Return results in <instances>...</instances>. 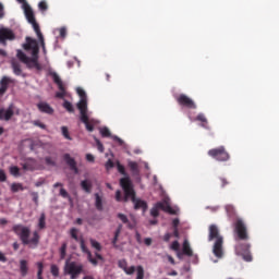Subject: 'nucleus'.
Segmentation results:
<instances>
[{
  "instance_id": "61",
  "label": "nucleus",
  "mask_w": 279,
  "mask_h": 279,
  "mask_svg": "<svg viewBox=\"0 0 279 279\" xmlns=\"http://www.w3.org/2000/svg\"><path fill=\"white\" fill-rule=\"evenodd\" d=\"M0 263H8V257L0 251Z\"/></svg>"
},
{
  "instance_id": "14",
  "label": "nucleus",
  "mask_w": 279,
  "mask_h": 279,
  "mask_svg": "<svg viewBox=\"0 0 279 279\" xmlns=\"http://www.w3.org/2000/svg\"><path fill=\"white\" fill-rule=\"evenodd\" d=\"M51 77L60 90L56 94V97H58V99H64V95H66V89L64 88V83H62V78H60V75H58V73L56 72L51 73Z\"/></svg>"
},
{
  "instance_id": "46",
  "label": "nucleus",
  "mask_w": 279,
  "mask_h": 279,
  "mask_svg": "<svg viewBox=\"0 0 279 279\" xmlns=\"http://www.w3.org/2000/svg\"><path fill=\"white\" fill-rule=\"evenodd\" d=\"M33 125H36V128H40V130H47V125L40 122V120L33 121Z\"/></svg>"
},
{
  "instance_id": "56",
  "label": "nucleus",
  "mask_w": 279,
  "mask_h": 279,
  "mask_svg": "<svg viewBox=\"0 0 279 279\" xmlns=\"http://www.w3.org/2000/svg\"><path fill=\"white\" fill-rule=\"evenodd\" d=\"M8 180V175H5V171L0 170V182H5Z\"/></svg>"
},
{
  "instance_id": "18",
  "label": "nucleus",
  "mask_w": 279,
  "mask_h": 279,
  "mask_svg": "<svg viewBox=\"0 0 279 279\" xmlns=\"http://www.w3.org/2000/svg\"><path fill=\"white\" fill-rule=\"evenodd\" d=\"M118 219H120L122 223H125L129 230H134V228H136V220L133 219L132 221H130V219H128V216H125V214H118Z\"/></svg>"
},
{
  "instance_id": "32",
  "label": "nucleus",
  "mask_w": 279,
  "mask_h": 279,
  "mask_svg": "<svg viewBox=\"0 0 279 279\" xmlns=\"http://www.w3.org/2000/svg\"><path fill=\"white\" fill-rule=\"evenodd\" d=\"M78 243L81 245V250H82L83 254H87V256H88V254H90V252H89L88 247H86V242L84 241V238L81 236Z\"/></svg>"
},
{
  "instance_id": "55",
  "label": "nucleus",
  "mask_w": 279,
  "mask_h": 279,
  "mask_svg": "<svg viewBox=\"0 0 279 279\" xmlns=\"http://www.w3.org/2000/svg\"><path fill=\"white\" fill-rule=\"evenodd\" d=\"M59 34L61 38H66V28L65 27H61L59 29Z\"/></svg>"
},
{
  "instance_id": "10",
  "label": "nucleus",
  "mask_w": 279,
  "mask_h": 279,
  "mask_svg": "<svg viewBox=\"0 0 279 279\" xmlns=\"http://www.w3.org/2000/svg\"><path fill=\"white\" fill-rule=\"evenodd\" d=\"M163 210V213H168V215H175V209L171 208V205H169L168 202H158L155 204V206L150 209L151 217H159L160 211Z\"/></svg>"
},
{
  "instance_id": "5",
  "label": "nucleus",
  "mask_w": 279,
  "mask_h": 279,
  "mask_svg": "<svg viewBox=\"0 0 279 279\" xmlns=\"http://www.w3.org/2000/svg\"><path fill=\"white\" fill-rule=\"evenodd\" d=\"M76 106L81 112L80 119L82 123H84L87 132H93L95 130V120L88 118V98L80 99Z\"/></svg>"
},
{
  "instance_id": "62",
  "label": "nucleus",
  "mask_w": 279,
  "mask_h": 279,
  "mask_svg": "<svg viewBox=\"0 0 279 279\" xmlns=\"http://www.w3.org/2000/svg\"><path fill=\"white\" fill-rule=\"evenodd\" d=\"M163 241H165L166 243H169V241H171V233H166V234L163 235Z\"/></svg>"
},
{
  "instance_id": "28",
  "label": "nucleus",
  "mask_w": 279,
  "mask_h": 279,
  "mask_svg": "<svg viewBox=\"0 0 279 279\" xmlns=\"http://www.w3.org/2000/svg\"><path fill=\"white\" fill-rule=\"evenodd\" d=\"M95 199H96L95 206L97 210H104V202L101 199V196H99L98 193L95 194Z\"/></svg>"
},
{
  "instance_id": "48",
  "label": "nucleus",
  "mask_w": 279,
  "mask_h": 279,
  "mask_svg": "<svg viewBox=\"0 0 279 279\" xmlns=\"http://www.w3.org/2000/svg\"><path fill=\"white\" fill-rule=\"evenodd\" d=\"M37 267H38L37 278H38V279H43V269H44L43 263H38V264H37Z\"/></svg>"
},
{
  "instance_id": "57",
  "label": "nucleus",
  "mask_w": 279,
  "mask_h": 279,
  "mask_svg": "<svg viewBox=\"0 0 279 279\" xmlns=\"http://www.w3.org/2000/svg\"><path fill=\"white\" fill-rule=\"evenodd\" d=\"M96 144H97L98 150L100 153H104V144H101V142L99 140H96Z\"/></svg>"
},
{
  "instance_id": "35",
  "label": "nucleus",
  "mask_w": 279,
  "mask_h": 279,
  "mask_svg": "<svg viewBox=\"0 0 279 279\" xmlns=\"http://www.w3.org/2000/svg\"><path fill=\"white\" fill-rule=\"evenodd\" d=\"M77 229L76 228H72L71 230H70V236L72 238V239H74V241H76V243H80V240L82 239V238H80L78 235H77Z\"/></svg>"
},
{
  "instance_id": "2",
  "label": "nucleus",
  "mask_w": 279,
  "mask_h": 279,
  "mask_svg": "<svg viewBox=\"0 0 279 279\" xmlns=\"http://www.w3.org/2000/svg\"><path fill=\"white\" fill-rule=\"evenodd\" d=\"M22 47L24 51H31L32 58L27 57L23 50L16 51V58L26 64L27 69H36L37 71H40V63H38V53H40V47L38 46V41L32 37H26L25 44H23Z\"/></svg>"
},
{
  "instance_id": "26",
  "label": "nucleus",
  "mask_w": 279,
  "mask_h": 279,
  "mask_svg": "<svg viewBox=\"0 0 279 279\" xmlns=\"http://www.w3.org/2000/svg\"><path fill=\"white\" fill-rule=\"evenodd\" d=\"M45 228H47V216L45 215V213H41L38 219V229L45 230Z\"/></svg>"
},
{
  "instance_id": "12",
  "label": "nucleus",
  "mask_w": 279,
  "mask_h": 279,
  "mask_svg": "<svg viewBox=\"0 0 279 279\" xmlns=\"http://www.w3.org/2000/svg\"><path fill=\"white\" fill-rule=\"evenodd\" d=\"M175 99L179 106H182L183 108H189L190 110H197V105L195 104V101L185 94H180Z\"/></svg>"
},
{
  "instance_id": "33",
  "label": "nucleus",
  "mask_w": 279,
  "mask_h": 279,
  "mask_svg": "<svg viewBox=\"0 0 279 279\" xmlns=\"http://www.w3.org/2000/svg\"><path fill=\"white\" fill-rule=\"evenodd\" d=\"M226 211H227L228 217H234L236 215V209H234V206H232V205H227Z\"/></svg>"
},
{
  "instance_id": "44",
  "label": "nucleus",
  "mask_w": 279,
  "mask_h": 279,
  "mask_svg": "<svg viewBox=\"0 0 279 279\" xmlns=\"http://www.w3.org/2000/svg\"><path fill=\"white\" fill-rule=\"evenodd\" d=\"M118 267H119L120 269H122L123 271H125V270L128 269V260H125V259H120V260L118 262Z\"/></svg>"
},
{
  "instance_id": "16",
  "label": "nucleus",
  "mask_w": 279,
  "mask_h": 279,
  "mask_svg": "<svg viewBox=\"0 0 279 279\" xmlns=\"http://www.w3.org/2000/svg\"><path fill=\"white\" fill-rule=\"evenodd\" d=\"M14 104H11L7 109H0V121H10L14 117Z\"/></svg>"
},
{
  "instance_id": "60",
  "label": "nucleus",
  "mask_w": 279,
  "mask_h": 279,
  "mask_svg": "<svg viewBox=\"0 0 279 279\" xmlns=\"http://www.w3.org/2000/svg\"><path fill=\"white\" fill-rule=\"evenodd\" d=\"M180 226V219L175 218L172 220V228L175 229Z\"/></svg>"
},
{
  "instance_id": "27",
  "label": "nucleus",
  "mask_w": 279,
  "mask_h": 279,
  "mask_svg": "<svg viewBox=\"0 0 279 279\" xmlns=\"http://www.w3.org/2000/svg\"><path fill=\"white\" fill-rule=\"evenodd\" d=\"M20 271L22 276H27V271H29V268L27 267V260H20Z\"/></svg>"
},
{
  "instance_id": "20",
  "label": "nucleus",
  "mask_w": 279,
  "mask_h": 279,
  "mask_svg": "<svg viewBox=\"0 0 279 279\" xmlns=\"http://www.w3.org/2000/svg\"><path fill=\"white\" fill-rule=\"evenodd\" d=\"M37 108L40 112H44L45 114H53V109L47 102L37 104Z\"/></svg>"
},
{
  "instance_id": "51",
  "label": "nucleus",
  "mask_w": 279,
  "mask_h": 279,
  "mask_svg": "<svg viewBox=\"0 0 279 279\" xmlns=\"http://www.w3.org/2000/svg\"><path fill=\"white\" fill-rule=\"evenodd\" d=\"M228 184H230V182L228 181V179L221 177V178H220V186H221V189H226V186H228Z\"/></svg>"
},
{
  "instance_id": "23",
  "label": "nucleus",
  "mask_w": 279,
  "mask_h": 279,
  "mask_svg": "<svg viewBox=\"0 0 279 279\" xmlns=\"http://www.w3.org/2000/svg\"><path fill=\"white\" fill-rule=\"evenodd\" d=\"M123 231V225H119L116 232H114V236L112 239V245L113 247H118L117 243L119 242V236L121 235V232Z\"/></svg>"
},
{
  "instance_id": "29",
  "label": "nucleus",
  "mask_w": 279,
  "mask_h": 279,
  "mask_svg": "<svg viewBox=\"0 0 279 279\" xmlns=\"http://www.w3.org/2000/svg\"><path fill=\"white\" fill-rule=\"evenodd\" d=\"M136 278L135 279H145V268L142 265L136 266Z\"/></svg>"
},
{
  "instance_id": "40",
  "label": "nucleus",
  "mask_w": 279,
  "mask_h": 279,
  "mask_svg": "<svg viewBox=\"0 0 279 279\" xmlns=\"http://www.w3.org/2000/svg\"><path fill=\"white\" fill-rule=\"evenodd\" d=\"M38 8L40 12H47L49 10V5L47 4V1L43 0L38 3Z\"/></svg>"
},
{
  "instance_id": "39",
  "label": "nucleus",
  "mask_w": 279,
  "mask_h": 279,
  "mask_svg": "<svg viewBox=\"0 0 279 279\" xmlns=\"http://www.w3.org/2000/svg\"><path fill=\"white\" fill-rule=\"evenodd\" d=\"M89 243H90L92 247H94V250H97V252H101V244L99 242H97L94 239H90Z\"/></svg>"
},
{
  "instance_id": "37",
  "label": "nucleus",
  "mask_w": 279,
  "mask_h": 279,
  "mask_svg": "<svg viewBox=\"0 0 279 279\" xmlns=\"http://www.w3.org/2000/svg\"><path fill=\"white\" fill-rule=\"evenodd\" d=\"M63 108L68 110V112H75V108H73V104L69 100H64Z\"/></svg>"
},
{
  "instance_id": "53",
  "label": "nucleus",
  "mask_w": 279,
  "mask_h": 279,
  "mask_svg": "<svg viewBox=\"0 0 279 279\" xmlns=\"http://www.w3.org/2000/svg\"><path fill=\"white\" fill-rule=\"evenodd\" d=\"M31 195L35 205L38 206V192H32Z\"/></svg>"
},
{
  "instance_id": "54",
  "label": "nucleus",
  "mask_w": 279,
  "mask_h": 279,
  "mask_svg": "<svg viewBox=\"0 0 279 279\" xmlns=\"http://www.w3.org/2000/svg\"><path fill=\"white\" fill-rule=\"evenodd\" d=\"M46 165H50L51 167H56V161H53V159H51V157H46Z\"/></svg>"
},
{
  "instance_id": "4",
  "label": "nucleus",
  "mask_w": 279,
  "mask_h": 279,
  "mask_svg": "<svg viewBox=\"0 0 279 279\" xmlns=\"http://www.w3.org/2000/svg\"><path fill=\"white\" fill-rule=\"evenodd\" d=\"M216 240V241H215ZM208 241H215L213 246V253L216 258H222L223 256V236L219 233L217 225L209 226Z\"/></svg>"
},
{
  "instance_id": "8",
  "label": "nucleus",
  "mask_w": 279,
  "mask_h": 279,
  "mask_svg": "<svg viewBox=\"0 0 279 279\" xmlns=\"http://www.w3.org/2000/svg\"><path fill=\"white\" fill-rule=\"evenodd\" d=\"M234 232L236 234L235 241H247L250 239L247 226H245V222L241 218H238L234 222Z\"/></svg>"
},
{
  "instance_id": "58",
  "label": "nucleus",
  "mask_w": 279,
  "mask_h": 279,
  "mask_svg": "<svg viewBox=\"0 0 279 279\" xmlns=\"http://www.w3.org/2000/svg\"><path fill=\"white\" fill-rule=\"evenodd\" d=\"M86 161L87 162H95V156H93L92 154H87L86 155Z\"/></svg>"
},
{
  "instance_id": "15",
  "label": "nucleus",
  "mask_w": 279,
  "mask_h": 279,
  "mask_svg": "<svg viewBox=\"0 0 279 279\" xmlns=\"http://www.w3.org/2000/svg\"><path fill=\"white\" fill-rule=\"evenodd\" d=\"M10 84H16V80L11 78L10 76H2L0 80V97H3L10 88Z\"/></svg>"
},
{
  "instance_id": "19",
  "label": "nucleus",
  "mask_w": 279,
  "mask_h": 279,
  "mask_svg": "<svg viewBox=\"0 0 279 279\" xmlns=\"http://www.w3.org/2000/svg\"><path fill=\"white\" fill-rule=\"evenodd\" d=\"M81 189L87 194L93 193V181H90L89 179L81 181Z\"/></svg>"
},
{
  "instance_id": "17",
  "label": "nucleus",
  "mask_w": 279,
  "mask_h": 279,
  "mask_svg": "<svg viewBox=\"0 0 279 279\" xmlns=\"http://www.w3.org/2000/svg\"><path fill=\"white\" fill-rule=\"evenodd\" d=\"M64 161L66 162L68 166H70L71 171H74V173H80V169H77V162L75 161L74 158L70 154H65L63 156Z\"/></svg>"
},
{
  "instance_id": "49",
  "label": "nucleus",
  "mask_w": 279,
  "mask_h": 279,
  "mask_svg": "<svg viewBox=\"0 0 279 279\" xmlns=\"http://www.w3.org/2000/svg\"><path fill=\"white\" fill-rule=\"evenodd\" d=\"M170 247L171 250H173V252H180V242L178 241L172 242Z\"/></svg>"
},
{
  "instance_id": "36",
  "label": "nucleus",
  "mask_w": 279,
  "mask_h": 279,
  "mask_svg": "<svg viewBox=\"0 0 279 279\" xmlns=\"http://www.w3.org/2000/svg\"><path fill=\"white\" fill-rule=\"evenodd\" d=\"M117 169L121 175H124V178H130L128 177V172L125 171V167L121 165V162L117 161Z\"/></svg>"
},
{
  "instance_id": "11",
  "label": "nucleus",
  "mask_w": 279,
  "mask_h": 279,
  "mask_svg": "<svg viewBox=\"0 0 279 279\" xmlns=\"http://www.w3.org/2000/svg\"><path fill=\"white\" fill-rule=\"evenodd\" d=\"M23 8L26 20L32 25L35 34H37L38 32H40V25L38 24V22H36V15H34V10H32V7H29V4L27 3H24Z\"/></svg>"
},
{
  "instance_id": "30",
  "label": "nucleus",
  "mask_w": 279,
  "mask_h": 279,
  "mask_svg": "<svg viewBox=\"0 0 279 279\" xmlns=\"http://www.w3.org/2000/svg\"><path fill=\"white\" fill-rule=\"evenodd\" d=\"M36 35H37V37L39 39L43 52L47 53V48L45 47V37L43 36V32L39 31V32L36 33Z\"/></svg>"
},
{
  "instance_id": "42",
  "label": "nucleus",
  "mask_w": 279,
  "mask_h": 279,
  "mask_svg": "<svg viewBox=\"0 0 279 279\" xmlns=\"http://www.w3.org/2000/svg\"><path fill=\"white\" fill-rule=\"evenodd\" d=\"M61 132L64 138H66V141H72L71 135L69 134V128L62 126Z\"/></svg>"
},
{
  "instance_id": "34",
  "label": "nucleus",
  "mask_w": 279,
  "mask_h": 279,
  "mask_svg": "<svg viewBox=\"0 0 279 279\" xmlns=\"http://www.w3.org/2000/svg\"><path fill=\"white\" fill-rule=\"evenodd\" d=\"M100 134L102 138H110L112 136V134L110 133V129L106 126L100 129Z\"/></svg>"
},
{
  "instance_id": "13",
  "label": "nucleus",
  "mask_w": 279,
  "mask_h": 279,
  "mask_svg": "<svg viewBox=\"0 0 279 279\" xmlns=\"http://www.w3.org/2000/svg\"><path fill=\"white\" fill-rule=\"evenodd\" d=\"M15 39L16 35L12 29L5 27L0 28V44L3 45V47H8V40Z\"/></svg>"
},
{
  "instance_id": "59",
  "label": "nucleus",
  "mask_w": 279,
  "mask_h": 279,
  "mask_svg": "<svg viewBox=\"0 0 279 279\" xmlns=\"http://www.w3.org/2000/svg\"><path fill=\"white\" fill-rule=\"evenodd\" d=\"M60 195H61V197L66 198V197H69V192H66V190H64V189L61 187V190H60Z\"/></svg>"
},
{
  "instance_id": "45",
  "label": "nucleus",
  "mask_w": 279,
  "mask_h": 279,
  "mask_svg": "<svg viewBox=\"0 0 279 279\" xmlns=\"http://www.w3.org/2000/svg\"><path fill=\"white\" fill-rule=\"evenodd\" d=\"M10 173H11V175L19 177L20 173H21V170L19 169V167L13 166V167L10 168Z\"/></svg>"
},
{
  "instance_id": "25",
  "label": "nucleus",
  "mask_w": 279,
  "mask_h": 279,
  "mask_svg": "<svg viewBox=\"0 0 279 279\" xmlns=\"http://www.w3.org/2000/svg\"><path fill=\"white\" fill-rule=\"evenodd\" d=\"M11 68L13 69L14 75H21L23 73V70L21 69V63H19L16 60L11 61Z\"/></svg>"
},
{
  "instance_id": "7",
  "label": "nucleus",
  "mask_w": 279,
  "mask_h": 279,
  "mask_svg": "<svg viewBox=\"0 0 279 279\" xmlns=\"http://www.w3.org/2000/svg\"><path fill=\"white\" fill-rule=\"evenodd\" d=\"M207 154L210 156V158H214V160H217L218 162H228V160H230V153L226 150L225 146L211 148Z\"/></svg>"
},
{
  "instance_id": "38",
  "label": "nucleus",
  "mask_w": 279,
  "mask_h": 279,
  "mask_svg": "<svg viewBox=\"0 0 279 279\" xmlns=\"http://www.w3.org/2000/svg\"><path fill=\"white\" fill-rule=\"evenodd\" d=\"M66 247H68L66 243H63L61 245V248H60V258H61V260H64V258H66Z\"/></svg>"
},
{
  "instance_id": "3",
  "label": "nucleus",
  "mask_w": 279,
  "mask_h": 279,
  "mask_svg": "<svg viewBox=\"0 0 279 279\" xmlns=\"http://www.w3.org/2000/svg\"><path fill=\"white\" fill-rule=\"evenodd\" d=\"M12 232L19 236L22 244L28 245V247H32L33 250L38 247V244L40 243V234L38 231H34L32 236V229L25 225H14L12 227Z\"/></svg>"
},
{
  "instance_id": "50",
  "label": "nucleus",
  "mask_w": 279,
  "mask_h": 279,
  "mask_svg": "<svg viewBox=\"0 0 279 279\" xmlns=\"http://www.w3.org/2000/svg\"><path fill=\"white\" fill-rule=\"evenodd\" d=\"M87 260L92 263V265H94L95 267L96 265H98V262L95 258H93V253H88Z\"/></svg>"
},
{
  "instance_id": "31",
  "label": "nucleus",
  "mask_w": 279,
  "mask_h": 279,
  "mask_svg": "<svg viewBox=\"0 0 279 279\" xmlns=\"http://www.w3.org/2000/svg\"><path fill=\"white\" fill-rule=\"evenodd\" d=\"M12 193H19V191H25L22 183H12L11 185Z\"/></svg>"
},
{
  "instance_id": "63",
  "label": "nucleus",
  "mask_w": 279,
  "mask_h": 279,
  "mask_svg": "<svg viewBox=\"0 0 279 279\" xmlns=\"http://www.w3.org/2000/svg\"><path fill=\"white\" fill-rule=\"evenodd\" d=\"M113 141H117V143H119V145H123V140H121L119 136L114 135L112 136Z\"/></svg>"
},
{
  "instance_id": "47",
  "label": "nucleus",
  "mask_w": 279,
  "mask_h": 279,
  "mask_svg": "<svg viewBox=\"0 0 279 279\" xmlns=\"http://www.w3.org/2000/svg\"><path fill=\"white\" fill-rule=\"evenodd\" d=\"M134 271H136V267H135V266H131V267H128V266H126V269L124 270V272L126 274V276H132V275H134Z\"/></svg>"
},
{
  "instance_id": "6",
  "label": "nucleus",
  "mask_w": 279,
  "mask_h": 279,
  "mask_svg": "<svg viewBox=\"0 0 279 279\" xmlns=\"http://www.w3.org/2000/svg\"><path fill=\"white\" fill-rule=\"evenodd\" d=\"M64 274L71 276V279H77L81 274H84V265L77 264V262H66Z\"/></svg>"
},
{
  "instance_id": "52",
  "label": "nucleus",
  "mask_w": 279,
  "mask_h": 279,
  "mask_svg": "<svg viewBox=\"0 0 279 279\" xmlns=\"http://www.w3.org/2000/svg\"><path fill=\"white\" fill-rule=\"evenodd\" d=\"M105 167H106L107 171H110V169L114 168V162L111 159H108Z\"/></svg>"
},
{
  "instance_id": "21",
  "label": "nucleus",
  "mask_w": 279,
  "mask_h": 279,
  "mask_svg": "<svg viewBox=\"0 0 279 279\" xmlns=\"http://www.w3.org/2000/svg\"><path fill=\"white\" fill-rule=\"evenodd\" d=\"M128 167L132 175H141V170L138 169V163L136 161H129Z\"/></svg>"
},
{
  "instance_id": "41",
  "label": "nucleus",
  "mask_w": 279,
  "mask_h": 279,
  "mask_svg": "<svg viewBox=\"0 0 279 279\" xmlns=\"http://www.w3.org/2000/svg\"><path fill=\"white\" fill-rule=\"evenodd\" d=\"M50 271L52 276H54V278H58V276H60V268H58L57 265H51Z\"/></svg>"
},
{
  "instance_id": "24",
  "label": "nucleus",
  "mask_w": 279,
  "mask_h": 279,
  "mask_svg": "<svg viewBox=\"0 0 279 279\" xmlns=\"http://www.w3.org/2000/svg\"><path fill=\"white\" fill-rule=\"evenodd\" d=\"M195 121H199L202 124V126L205 130H208V119L206 118V116L204 113H198L197 117L195 118Z\"/></svg>"
},
{
  "instance_id": "43",
  "label": "nucleus",
  "mask_w": 279,
  "mask_h": 279,
  "mask_svg": "<svg viewBox=\"0 0 279 279\" xmlns=\"http://www.w3.org/2000/svg\"><path fill=\"white\" fill-rule=\"evenodd\" d=\"M76 93L80 99H88L86 96V92L82 87H77Z\"/></svg>"
},
{
  "instance_id": "9",
  "label": "nucleus",
  "mask_w": 279,
  "mask_h": 279,
  "mask_svg": "<svg viewBox=\"0 0 279 279\" xmlns=\"http://www.w3.org/2000/svg\"><path fill=\"white\" fill-rule=\"evenodd\" d=\"M250 247H252L250 243L238 242L235 245V254L238 256H242L243 260L246 263H252L253 257L252 253L250 252Z\"/></svg>"
},
{
  "instance_id": "22",
  "label": "nucleus",
  "mask_w": 279,
  "mask_h": 279,
  "mask_svg": "<svg viewBox=\"0 0 279 279\" xmlns=\"http://www.w3.org/2000/svg\"><path fill=\"white\" fill-rule=\"evenodd\" d=\"M182 252L184 256H189V257L193 256V250L191 248V244L189 243V240H184Z\"/></svg>"
},
{
  "instance_id": "1",
  "label": "nucleus",
  "mask_w": 279,
  "mask_h": 279,
  "mask_svg": "<svg viewBox=\"0 0 279 279\" xmlns=\"http://www.w3.org/2000/svg\"><path fill=\"white\" fill-rule=\"evenodd\" d=\"M120 186L124 192V197L121 190H117L116 199L118 202H128L131 199V202L134 204L135 210H141V208L144 213L147 210V202L136 198V191H134V184H132V180H130V178L120 179Z\"/></svg>"
},
{
  "instance_id": "64",
  "label": "nucleus",
  "mask_w": 279,
  "mask_h": 279,
  "mask_svg": "<svg viewBox=\"0 0 279 279\" xmlns=\"http://www.w3.org/2000/svg\"><path fill=\"white\" fill-rule=\"evenodd\" d=\"M151 238H146L145 240H144V243H145V245H147L148 247H149V245H151Z\"/></svg>"
}]
</instances>
